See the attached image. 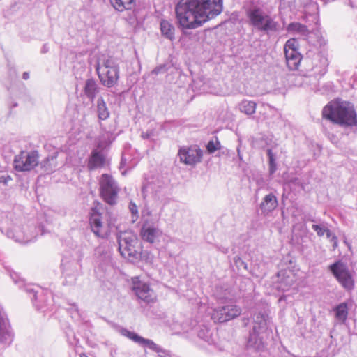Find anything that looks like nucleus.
Masks as SVG:
<instances>
[{
  "label": "nucleus",
  "mask_w": 357,
  "mask_h": 357,
  "mask_svg": "<svg viewBox=\"0 0 357 357\" xmlns=\"http://www.w3.org/2000/svg\"><path fill=\"white\" fill-rule=\"evenodd\" d=\"M96 70L104 86L110 88L116 84L119 78V68L112 57L104 58L102 64L97 65Z\"/></svg>",
  "instance_id": "3"
},
{
  "label": "nucleus",
  "mask_w": 357,
  "mask_h": 357,
  "mask_svg": "<svg viewBox=\"0 0 357 357\" xmlns=\"http://www.w3.org/2000/svg\"><path fill=\"white\" fill-rule=\"evenodd\" d=\"M28 77H29V74L27 73H24L23 74V78L26 79H28Z\"/></svg>",
  "instance_id": "34"
},
{
  "label": "nucleus",
  "mask_w": 357,
  "mask_h": 357,
  "mask_svg": "<svg viewBox=\"0 0 357 357\" xmlns=\"http://www.w3.org/2000/svg\"><path fill=\"white\" fill-rule=\"evenodd\" d=\"M131 210L133 213H136L137 212V210L136 209V205L133 204V207L131 208Z\"/></svg>",
  "instance_id": "33"
},
{
  "label": "nucleus",
  "mask_w": 357,
  "mask_h": 357,
  "mask_svg": "<svg viewBox=\"0 0 357 357\" xmlns=\"http://www.w3.org/2000/svg\"><path fill=\"white\" fill-rule=\"evenodd\" d=\"M220 149L221 144L218 139H216L215 141H209L206 145V149L208 152L210 153H214L215 151L220 150Z\"/></svg>",
  "instance_id": "28"
},
{
  "label": "nucleus",
  "mask_w": 357,
  "mask_h": 357,
  "mask_svg": "<svg viewBox=\"0 0 357 357\" xmlns=\"http://www.w3.org/2000/svg\"><path fill=\"white\" fill-rule=\"evenodd\" d=\"M225 312L224 306L215 309L211 314V319L214 322L223 323L227 321L228 320Z\"/></svg>",
  "instance_id": "22"
},
{
  "label": "nucleus",
  "mask_w": 357,
  "mask_h": 357,
  "mask_svg": "<svg viewBox=\"0 0 357 357\" xmlns=\"http://www.w3.org/2000/svg\"><path fill=\"white\" fill-rule=\"evenodd\" d=\"M284 52L289 69L291 70L298 69L302 56L298 52V43L296 39H289L284 45Z\"/></svg>",
  "instance_id": "10"
},
{
  "label": "nucleus",
  "mask_w": 357,
  "mask_h": 357,
  "mask_svg": "<svg viewBox=\"0 0 357 357\" xmlns=\"http://www.w3.org/2000/svg\"><path fill=\"white\" fill-rule=\"evenodd\" d=\"M178 155L181 162L194 166L202 161L203 152L197 145H193L181 148Z\"/></svg>",
  "instance_id": "11"
},
{
  "label": "nucleus",
  "mask_w": 357,
  "mask_h": 357,
  "mask_svg": "<svg viewBox=\"0 0 357 357\" xmlns=\"http://www.w3.org/2000/svg\"><path fill=\"white\" fill-rule=\"evenodd\" d=\"M12 335L9 331L5 321L0 319V342H6L11 340Z\"/></svg>",
  "instance_id": "24"
},
{
  "label": "nucleus",
  "mask_w": 357,
  "mask_h": 357,
  "mask_svg": "<svg viewBox=\"0 0 357 357\" xmlns=\"http://www.w3.org/2000/svg\"><path fill=\"white\" fill-rule=\"evenodd\" d=\"M39 164V154L37 151H22L15 156L14 169L17 172H30Z\"/></svg>",
  "instance_id": "7"
},
{
  "label": "nucleus",
  "mask_w": 357,
  "mask_h": 357,
  "mask_svg": "<svg viewBox=\"0 0 357 357\" xmlns=\"http://www.w3.org/2000/svg\"><path fill=\"white\" fill-rule=\"evenodd\" d=\"M143 346L157 353L159 357L166 354L165 351L151 340L146 339Z\"/></svg>",
  "instance_id": "26"
},
{
  "label": "nucleus",
  "mask_w": 357,
  "mask_h": 357,
  "mask_svg": "<svg viewBox=\"0 0 357 357\" xmlns=\"http://www.w3.org/2000/svg\"><path fill=\"white\" fill-rule=\"evenodd\" d=\"M224 307L228 321L238 317L242 312L241 308L236 305H227L224 306Z\"/></svg>",
  "instance_id": "21"
},
{
  "label": "nucleus",
  "mask_w": 357,
  "mask_h": 357,
  "mask_svg": "<svg viewBox=\"0 0 357 357\" xmlns=\"http://www.w3.org/2000/svg\"><path fill=\"white\" fill-rule=\"evenodd\" d=\"M278 206V200L276 197L273 194H268L265 196L260 204V208L264 213H269L276 208Z\"/></svg>",
  "instance_id": "15"
},
{
  "label": "nucleus",
  "mask_w": 357,
  "mask_h": 357,
  "mask_svg": "<svg viewBox=\"0 0 357 357\" xmlns=\"http://www.w3.org/2000/svg\"><path fill=\"white\" fill-rule=\"evenodd\" d=\"M99 185L101 198L109 205L115 204L119 189L112 176L108 174H102Z\"/></svg>",
  "instance_id": "6"
},
{
  "label": "nucleus",
  "mask_w": 357,
  "mask_h": 357,
  "mask_svg": "<svg viewBox=\"0 0 357 357\" xmlns=\"http://www.w3.org/2000/svg\"><path fill=\"white\" fill-rule=\"evenodd\" d=\"M112 6L118 12L132 10L136 5V0H109Z\"/></svg>",
  "instance_id": "14"
},
{
  "label": "nucleus",
  "mask_w": 357,
  "mask_h": 357,
  "mask_svg": "<svg viewBox=\"0 0 357 357\" xmlns=\"http://www.w3.org/2000/svg\"><path fill=\"white\" fill-rule=\"evenodd\" d=\"M322 117L340 126H353L357 124V114L354 105L340 98L330 101L324 107Z\"/></svg>",
  "instance_id": "2"
},
{
  "label": "nucleus",
  "mask_w": 357,
  "mask_h": 357,
  "mask_svg": "<svg viewBox=\"0 0 357 357\" xmlns=\"http://www.w3.org/2000/svg\"><path fill=\"white\" fill-rule=\"evenodd\" d=\"M222 0H181L175 8L176 17L183 29H195L219 15Z\"/></svg>",
  "instance_id": "1"
},
{
  "label": "nucleus",
  "mask_w": 357,
  "mask_h": 357,
  "mask_svg": "<svg viewBox=\"0 0 357 357\" xmlns=\"http://www.w3.org/2000/svg\"><path fill=\"white\" fill-rule=\"evenodd\" d=\"M312 229L317 232L319 236H322L325 234H326L328 238H330L331 236V231L324 227H321L317 225H313Z\"/></svg>",
  "instance_id": "29"
},
{
  "label": "nucleus",
  "mask_w": 357,
  "mask_h": 357,
  "mask_svg": "<svg viewBox=\"0 0 357 357\" xmlns=\"http://www.w3.org/2000/svg\"><path fill=\"white\" fill-rule=\"evenodd\" d=\"M160 31L162 35L166 38L173 40L174 39L175 29L174 26L167 20H162L160 22Z\"/></svg>",
  "instance_id": "17"
},
{
  "label": "nucleus",
  "mask_w": 357,
  "mask_h": 357,
  "mask_svg": "<svg viewBox=\"0 0 357 357\" xmlns=\"http://www.w3.org/2000/svg\"><path fill=\"white\" fill-rule=\"evenodd\" d=\"M137 239L134 235H121L119 238V251L121 256L132 261L137 259L139 255L137 248Z\"/></svg>",
  "instance_id": "8"
},
{
  "label": "nucleus",
  "mask_w": 357,
  "mask_h": 357,
  "mask_svg": "<svg viewBox=\"0 0 357 357\" xmlns=\"http://www.w3.org/2000/svg\"><path fill=\"white\" fill-rule=\"evenodd\" d=\"M140 234L143 240L153 243L155 241L156 238L160 235V231L156 228L151 227H143L142 228Z\"/></svg>",
  "instance_id": "16"
},
{
  "label": "nucleus",
  "mask_w": 357,
  "mask_h": 357,
  "mask_svg": "<svg viewBox=\"0 0 357 357\" xmlns=\"http://www.w3.org/2000/svg\"><path fill=\"white\" fill-rule=\"evenodd\" d=\"M132 289L137 297L147 303L156 301V295L149 284L140 281L138 277L132 278Z\"/></svg>",
  "instance_id": "12"
},
{
  "label": "nucleus",
  "mask_w": 357,
  "mask_h": 357,
  "mask_svg": "<svg viewBox=\"0 0 357 357\" xmlns=\"http://www.w3.org/2000/svg\"><path fill=\"white\" fill-rule=\"evenodd\" d=\"M131 210L133 213H136L137 212V210L136 209V205L133 204V207L131 208Z\"/></svg>",
  "instance_id": "32"
},
{
  "label": "nucleus",
  "mask_w": 357,
  "mask_h": 357,
  "mask_svg": "<svg viewBox=\"0 0 357 357\" xmlns=\"http://www.w3.org/2000/svg\"><path fill=\"white\" fill-rule=\"evenodd\" d=\"M105 164V156L97 151H93L88 161V168L93 170L98 167H103Z\"/></svg>",
  "instance_id": "13"
},
{
  "label": "nucleus",
  "mask_w": 357,
  "mask_h": 357,
  "mask_svg": "<svg viewBox=\"0 0 357 357\" xmlns=\"http://www.w3.org/2000/svg\"><path fill=\"white\" fill-rule=\"evenodd\" d=\"M89 222L95 235L102 238L109 236L113 227V222L109 215H102L96 208H92Z\"/></svg>",
  "instance_id": "5"
},
{
  "label": "nucleus",
  "mask_w": 357,
  "mask_h": 357,
  "mask_svg": "<svg viewBox=\"0 0 357 357\" xmlns=\"http://www.w3.org/2000/svg\"><path fill=\"white\" fill-rule=\"evenodd\" d=\"M335 312V318L344 323L347 319L348 316V306L346 303H342L337 305L334 309Z\"/></svg>",
  "instance_id": "20"
},
{
  "label": "nucleus",
  "mask_w": 357,
  "mask_h": 357,
  "mask_svg": "<svg viewBox=\"0 0 357 357\" xmlns=\"http://www.w3.org/2000/svg\"><path fill=\"white\" fill-rule=\"evenodd\" d=\"M246 15L250 24L261 31H273L277 29V23L259 8H252L247 10Z\"/></svg>",
  "instance_id": "4"
},
{
  "label": "nucleus",
  "mask_w": 357,
  "mask_h": 357,
  "mask_svg": "<svg viewBox=\"0 0 357 357\" xmlns=\"http://www.w3.org/2000/svg\"><path fill=\"white\" fill-rule=\"evenodd\" d=\"M84 91L86 96L93 100L98 93V86L96 81L92 79H87Z\"/></svg>",
  "instance_id": "19"
},
{
  "label": "nucleus",
  "mask_w": 357,
  "mask_h": 357,
  "mask_svg": "<svg viewBox=\"0 0 357 357\" xmlns=\"http://www.w3.org/2000/svg\"><path fill=\"white\" fill-rule=\"evenodd\" d=\"M97 114L100 121L106 120L109 117V111L102 98H99L97 101Z\"/></svg>",
  "instance_id": "18"
},
{
  "label": "nucleus",
  "mask_w": 357,
  "mask_h": 357,
  "mask_svg": "<svg viewBox=\"0 0 357 357\" xmlns=\"http://www.w3.org/2000/svg\"><path fill=\"white\" fill-rule=\"evenodd\" d=\"M267 154L269 159V172L273 174L276 171V163L271 149H268Z\"/></svg>",
  "instance_id": "30"
},
{
  "label": "nucleus",
  "mask_w": 357,
  "mask_h": 357,
  "mask_svg": "<svg viewBox=\"0 0 357 357\" xmlns=\"http://www.w3.org/2000/svg\"><path fill=\"white\" fill-rule=\"evenodd\" d=\"M332 241H333V247H334V248H335L337 247V237L333 235L332 236Z\"/></svg>",
  "instance_id": "31"
},
{
  "label": "nucleus",
  "mask_w": 357,
  "mask_h": 357,
  "mask_svg": "<svg viewBox=\"0 0 357 357\" xmlns=\"http://www.w3.org/2000/svg\"><path fill=\"white\" fill-rule=\"evenodd\" d=\"M287 31L291 33H305L307 26L298 22H293L288 25Z\"/></svg>",
  "instance_id": "27"
},
{
  "label": "nucleus",
  "mask_w": 357,
  "mask_h": 357,
  "mask_svg": "<svg viewBox=\"0 0 357 357\" xmlns=\"http://www.w3.org/2000/svg\"><path fill=\"white\" fill-rule=\"evenodd\" d=\"M329 269L338 282L347 291L354 287V280L347 266L340 261L329 266Z\"/></svg>",
  "instance_id": "9"
},
{
  "label": "nucleus",
  "mask_w": 357,
  "mask_h": 357,
  "mask_svg": "<svg viewBox=\"0 0 357 357\" xmlns=\"http://www.w3.org/2000/svg\"><path fill=\"white\" fill-rule=\"evenodd\" d=\"M257 105L253 101L243 100L240 105V109L242 112L252 115L256 111Z\"/></svg>",
  "instance_id": "23"
},
{
  "label": "nucleus",
  "mask_w": 357,
  "mask_h": 357,
  "mask_svg": "<svg viewBox=\"0 0 357 357\" xmlns=\"http://www.w3.org/2000/svg\"><path fill=\"white\" fill-rule=\"evenodd\" d=\"M121 333L123 335L127 337L128 338L132 340L133 342L138 343L139 344L142 345V346L146 340L145 338H144V337L139 336V335H137V333L130 331L127 329H123L121 331Z\"/></svg>",
  "instance_id": "25"
}]
</instances>
